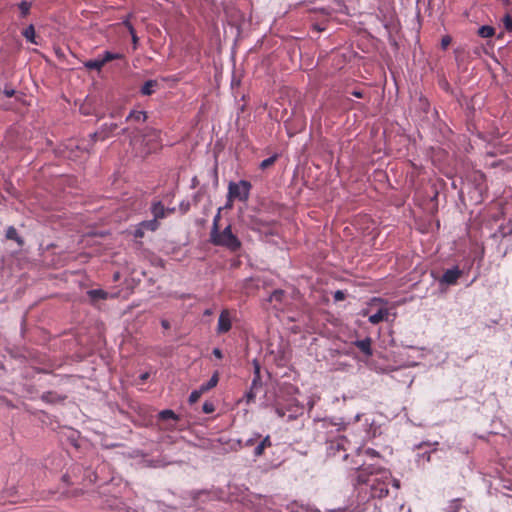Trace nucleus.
I'll list each match as a JSON object with an SVG mask.
<instances>
[{"mask_svg": "<svg viewBox=\"0 0 512 512\" xmlns=\"http://www.w3.org/2000/svg\"><path fill=\"white\" fill-rule=\"evenodd\" d=\"M203 393L204 392L202 391L201 388L192 391L191 394L189 395V399H188L189 403L190 404L196 403Z\"/></svg>", "mask_w": 512, "mask_h": 512, "instance_id": "c756f323", "label": "nucleus"}, {"mask_svg": "<svg viewBox=\"0 0 512 512\" xmlns=\"http://www.w3.org/2000/svg\"><path fill=\"white\" fill-rule=\"evenodd\" d=\"M251 184L246 180H241L237 183L231 182L228 186L229 200L238 199L240 201H247L250 195Z\"/></svg>", "mask_w": 512, "mask_h": 512, "instance_id": "20e7f679", "label": "nucleus"}, {"mask_svg": "<svg viewBox=\"0 0 512 512\" xmlns=\"http://www.w3.org/2000/svg\"><path fill=\"white\" fill-rule=\"evenodd\" d=\"M350 442L345 436H337L334 439L327 441V456L329 458H341L347 460L349 454L347 449Z\"/></svg>", "mask_w": 512, "mask_h": 512, "instance_id": "7ed1b4c3", "label": "nucleus"}, {"mask_svg": "<svg viewBox=\"0 0 512 512\" xmlns=\"http://www.w3.org/2000/svg\"><path fill=\"white\" fill-rule=\"evenodd\" d=\"M389 311L387 308H380L375 314L369 315V322L371 324H378L387 320Z\"/></svg>", "mask_w": 512, "mask_h": 512, "instance_id": "9b49d317", "label": "nucleus"}, {"mask_svg": "<svg viewBox=\"0 0 512 512\" xmlns=\"http://www.w3.org/2000/svg\"><path fill=\"white\" fill-rule=\"evenodd\" d=\"M123 24L127 27L128 31H129V33L131 35V38H132L134 49H136L137 45H138L139 38H138V36L136 34V31H135L133 25L128 20H125L123 22Z\"/></svg>", "mask_w": 512, "mask_h": 512, "instance_id": "b1692460", "label": "nucleus"}, {"mask_svg": "<svg viewBox=\"0 0 512 512\" xmlns=\"http://www.w3.org/2000/svg\"><path fill=\"white\" fill-rule=\"evenodd\" d=\"M138 131L135 130L132 132V135H130V144L134 145L137 141Z\"/></svg>", "mask_w": 512, "mask_h": 512, "instance_id": "a19ab883", "label": "nucleus"}, {"mask_svg": "<svg viewBox=\"0 0 512 512\" xmlns=\"http://www.w3.org/2000/svg\"><path fill=\"white\" fill-rule=\"evenodd\" d=\"M354 97H357V98H363L364 97V94L362 91H359V90H354L352 93H351Z\"/></svg>", "mask_w": 512, "mask_h": 512, "instance_id": "a18cd8bd", "label": "nucleus"}, {"mask_svg": "<svg viewBox=\"0 0 512 512\" xmlns=\"http://www.w3.org/2000/svg\"><path fill=\"white\" fill-rule=\"evenodd\" d=\"M215 408L214 405L210 402H205L203 404V411L207 414L214 412Z\"/></svg>", "mask_w": 512, "mask_h": 512, "instance_id": "f704fd0d", "label": "nucleus"}, {"mask_svg": "<svg viewBox=\"0 0 512 512\" xmlns=\"http://www.w3.org/2000/svg\"><path fill=\"white\" fill-rule=\"evenodd\" d=\"M117 127H118V126H117V124H115V123H112V124H110L109 126H108L107 124H105V125L103 126V130H106V129H107V130H108V133H112V132L117 128Z\"/></svg>", "mask_w": 512, "mask_h": 512, "instance_id": "58836bf2", "label": "nucleus"}, {"mask_svg": "<svg viewBox=\"0 0 512 512\" xmlns=\"http://www.w3.org/2000/svg\"><path fill=\"white\" fill-rule=\"evenodd\" d=\"M159 419L163 420V421L168 420V419L178 421L179 416L177 414H175L174 411H172L170 409H166L159 413Z\"/></svg>", "mask_w": 512, "mask_h": 512, "instance_id": "393cba45", "label": "nucleus"}, {"mask_svg": "<svg viewBox=\"0 0 512 512\" xmlns=\"http://www.w3.org/2000/svg\"><path fill=\"white\" fill-rule=\"evenodd\" d=\"M3 93L5 94L6 97H13L15 95L16 91L11 87L6 86L3 90Z\"/></svg>", "mask_w": 512, "mask_h": 512, "instance_id": "c9c22d12", "label": "nucleus"}, {"mask_svg": "<svg viewBox=\"0 0 512 512\" xmlns=\"http://www.w3.org/2000/svg\"><path fill=\"white\" fill-rule=\"evenodd\" d=\"M275 411L279 417H284L286 414L285 410L282 407H277Z\"/></svg>", "mask_w": 512, "mask_h": 512, "instance_id": "c03bdc74", "label": "nucleus"}, {"mask_svg": "<svg viewBox=\"0 0 512 512\" xmlns=\"http://www.w3.org/2000/svg\"><path fill=\"white\" fill-rule=\"evenodd\" d=\"M460 506H461V500L454 499L453 501H451V503L448 507V512H458L460 509Z\"/></svg>", "mask_w": 512, "mask_h": 512, "instance_id": "473e14b6", "label": "nucleus"}, {"mask_svg": "<svg viewBox=\"0 0 512 512\" xmlns=\"http://www.w3.org/2000/svg\"><path fill=\"white\" fill-rule=\"evenodd\" d=\"M166 208L162 204V202H156L152 205L151 212L155 219H163L166 216Z\"/></svg>", "mask_w": 512, "mask_h": 512, "instance_id": "f8f14e48", "label": "nucleus"}, {"mask_svg": "<svg viewBox=\"0 0 512 512\" xmlns=\"http://www.w3.org/2000/svg\"><path fill=\"white\" fill-rule=\"evenodd\" d=\"M218 381H219V374H218V372H215L212 375V377L209 379V381L202 384L200 386V388L205 393V392L209 391L210 389L214 388L218 384Z\"/></svg>", "mask_w": 512, "mask_h": 512, "instance_id": "f3484780", "label": "nucleus"}, {"mask_svg": "<svg viewBox=\"0 0 512 512\" xmlns=\"http://www.w3.org/2000/svg\"><path fill=\"white\" fill-rule=\"evenodd\" d=\"M147 116L144 111H131L129 115L126 118V121L135 120V121H141L144 122L146 120Z\"/></svg>", "mask_w": 512, "mask_h": 512, "instance_id": "4be33fe9", "label": "nucleus"}, {"mask_svg": "<svg viewBox=\"0 0 512 512\" xmlns=\"http://www.w3.org/2000/svg\"><path fill=\"white\" fill-rule=\"evenodd\" d=\"M122 58H123V55L121 53H113L110 51L104 52V54L102 56V60H103L104 64H106L110 61L118 60V59H122Z\"/></svg>", "mask_w": 512, "mask_h": 512, "instance_id": "cd10ccee", "label": "nucleus"}, {"mask_svg": "<svg viewBox=\"0 0 512 512\" xmlns=\"http://www.w3.org/2000/svg\"><path fill=\"white\" fill-rule=\"evenodd\" d=\"M31 6H32V2L28 1V0H22L18 4V9L20 11V17L21 18H25V17H27L29 15Z\"/></svg>", "mask_w": 512, "mask_h": 512, "instance_id": "6ab92c4d", "label": "nucleus"}, {"mask_svg": "<svg viewBox=\"0 0 512 512\" xmlns=\"http://www.w3.org/2000/svg\"><path fill=\"white\" fill-rule=\"evenodd\" d=\"M213 355L218 359H221L223 357L222 351L219 348L213 349Z\"/></svg>", "mask_w": 512, "mask_h": 512, "instance_id": "79ce46f5", "label": "nucleus"}, {"mask_svg": "<svg viewBox=\"0 0 512 512\" xmlns=\"http://www.w3.org/2000/svg\"><path fill=\"white\" fill-rule=\"evenodd\" d=\"M285 298V292L281 289H277L270 295L269 301L281 304Z\"/></svg>", "mask_w": 512, "mask_h": 512, "instance_id": "a878e982", "label": "nucleus"}, {"mask_svg": "<svg viewBox=\"0 0 512 512\" xmlns=\"http://www.w3.org/2000/svg\"><path fill=\"white\" fill-rule=\"evenodd\" d=\"M344 298H345V294H344V292H342V291H340V290H338V291H336V292H335V294H334V299H335L336 301H342V300H344Z\"/></svg>", "mask_w": 512, "mask_h": 512, "instance_id": "4c0bfd02", "label": "nucleus"}, {"mask_svg": "<svg viewBox=\"0 0 512 512\" xmlns=\"http://www.w3.org/2000/svg\"><path fill=\"white\" fill-rule=\"evenodd\" d=\"M363 452L370 457H378L379 456V453L372 448H367Z\"/></svg>", "mask_w": 512, "mask_h": 512, "instance_id": "e433bc0d", "label": "nucleus"}, {"mask_svg": "<svg viewBox=\"0 0 512 512\" xmlns=\"http://www.w3.org/2000/svg\"><path fill=\"white\" fill-rule=\"evenodd\" d=\"M6 238L16 241L19 246L24 244L23 239L18 235L17 230L13 226L8 227L6 231Z\"/></svg>", "mask_w": 512, "mask_h": 512, "instance_id": "dca6fc26", "label": "nucleus"}, {"mask_svg": "<svg viewBox=\"0 0 512 512\" xmlns=\"http://www.w3.org/2000/svg\"><path fill=\"white\" fill-rule=\"evenodd\" d=\"M272 446L271 438L269 435L265 436L264 438L261 437V439L258 441V444L256 445L253 455L255 457H260L264 454L265 449Z\"/></svg>", "mask_w": 512, "mask_h": 512, "instance_id": "9d476101", "label": "nucleus"}, {"mask_svg": "<svg viewBox=\"0 0 512 512\" xmlns=\"http://www.w3.org/2000/svg\"><path fill=\"white\" fill-rule=\"evenodd\" d=\"M315 29H317L318 31H322L323 30L322 28H320V26H317V25L315 26Z\"/></svg>", "mask_w": 512, "mask_h": 512, "instance_id": "3c124183", "label": "nucleus"}, {"mask_svg": "<svg viewBox=\"0 0 512 512\" xmlns=\"http://www.w3.org/2000/svg\"><path fill=\"white\" fill-rule=\"evenodd\" d=\"M157 86V81L148 80L141 87V93L145 96L152 95L154 93V87Z\"/></svg>", "mask_w": 512, "mask_h": 512, "instance_id": "aec40b11", "label": "nucleus"}, {"mask_svg": "<svg viewBox=\"0 0 512 512\" xmlns=\"http://www.w3.org/2000/svg\"><path fill=\"white\" fill-rule=\"evenodd\" d=\"M161 324L165 329H168L170 327V324L167 320H162Z\"/></svg>", "mask_w": 512, "mask_h": 512, "instance_id": "49530a36", "label": "nucleus"}, {"mask_svg": "<svg viewBox=\"0 0 512 512\" xmlns=\"http://www.w3.org/2000/svg\"><path fill=\"white\" fill-rule=\"evenodd\" d=\"M88 297L92 302L104 300L107 298L108 293L102 289H92L87 292Z\"/></svg>", "mask_w": 512, "mask_h": 512, "instance_id": "4468645a", "label": "nucleus"}, {"mask_svg": "<svg viewBox=\"0 0 512 512\" xmlns=\"http://www.w3.org/2000/svg\"><path fill=\"white\" fill-rule=\"evenodd\" d=\"M495 29L492 26L484 25L478 29V35L482 38H490L494 36Z\"/></svg>", "mask_w": 512, "mask_h": 512, "instance_id": "412c9836", "label": "nucleus"}, {"mask_svg": "<svg viewBox=\"0 0 512 512\" xmlns=\"http://www.w3.org/2000/svg\"><path fill=\"white\" fill-rule=\"evenodd\" d=\"M220 219H221V208L218 209L217 214L213 218V223H212V227H211L210 231H215V230L220 229V227H219Z\"/></svg>", "mask_w": 512, "mask_h": 512, "instance_id": "2f4dec72", "label": "nucleus"}, {"mask_svg": "<svg viewBox=\"0 0 512 512\" xmlns=\"http://www.w3.org/2000/svg\"><path fill=\"white\" fill-rule=\"evenodd\" d=\"M295 407H296V411H300L301 410V407H299L298 405H296Z\"/></svg>", "mask_w": 512, "mask_h": 512, "instance_id": "864d4df0", "label": "nucleus"}, {"mask_svg": "<svg viewBox=\"0 0 512 512\" xmlns=\"http://www.w3.org/2000/svg\"><path fill=\"white\" fill-rule=\"evenodd\" d=\"M18 490L16 486L4 488L0 492V505L17 503L16 496Z\"/></svg>", "mask_w": 512, "mask_h": 512, "instance_id": "423d86ee", "label": "nucleus"}, {"mask_svg": "<svg viewBox=\"0 0 512 512\" xmlns=\"http://www.w3.org/2000/svg\"><path fill=\"white\" fill-rule=\"evenodd\" d=\"M498 39H502L503 38V33H500L498 36H497Z\"/></svg>", "mask_w": 512, "mask_h": 512, "instance_id": "603ef678", "label": "nucleus"}, {"mask_svg": "<svg viewBox=\"0 0 512 512\" xmlns=\"http://www.w3.org/2000/svg\"><path fill=\"white\" fill-rule=\"evenodd\" d=\"M315 12H319L326 16H329L331 14L330 10L328 8H324V7L315 9Z\"/></svg>", "mask_w": 512, "mask_h": 512, "instance_id": "ea45409f", "label": "nucleus"}, {"mask_svg": "<svg viewBox=\"0 0 512 512\" xmlns=\"http://www.w3.org/2000/svg\"><path fill=\"white\" fill-rule=\"evenodd\" d=\"M140 226L145 230L155 231L159 227V223L157 219L147 220L140 223Z\"/></svg>", "mask_w": 512, "mask_h": 512, "instance_id": "bb28decb", "label": "nucleus"}, {"mask_svg": "<svg viewBox=\"0 0 512 512\" xmlns=\"http://www.w3.org/2000/svg\"><path fill=\"white\" fill-rule=\"evenodd\" d=\"M232 327L231 317L228 310L221 311L218 318L217 332L219 334L227 333Z\"/></svg>", "mask_w": 512, "mask_h": 512, "instance_id": "0eeeda50", "label": "nucleus"}, {"mask_svg": "<svg viewBox=\"0 0 512 512\" xmlns=\"http://www.w3.org/2000/svg\"><path fill=\"white\" fill-rule=\"evenodd\" d=\"M260 439L261 435L255 432L247 439H240L238 443L241 447L248 448L254 446Z\"/></svg>", "mask_w": 512, "mask_h": 512, "instance_id": "ddd939ff", "label": "nucleus"}, {"mask_svg": "<svg viewBox=\"0 0 512 512\" xmlns=\"http://www.w3.org/2000/svg\"><path fill=\"white\" fill-rule=\"evenodd\" d=\"M188 209H189V204L187 203V204L185 205V208H184L183 210H184V212H187V211H188Z\"/></svg>", "mask_w": 512, "mask_h": 512, "instance_id": "8fccbe9b", "label": "nucleus"}, {"mask_svg": "<svg viewBox=\"0 0 512 512\" xmlns=\"http://www.w3.org/2000/svg\"><path fill=\"white\" fill-rule=\"evenodd\" d=\"M451 42H452V39H451L450 36L446 35V36L442 37V39H441V48L443 50L447 49L448 46L451 44Z\"/></svg>", "mask_w": 512, "mask_h": 512, "instance_id": "72a5a7b5", "label": "nucleus"}, {"mask_svg": "<svg viewBox=\"0 0 512 512\" xmlns=\"http://www.w3.org/2000/svg\"><path fill=\"white\" fill-rule=\"evenodd\" d=\"M144 228H142L140 225H139V228L136 229L135 231V236L136 237H143L144 236Z\"/></svg>", "mask_w": 512, "mask_h": 512, "instance_id": "37998d69", "label": "nucleus"}, {"mask_svg": "<svg viewBox=\"0 0 512 512\" xmlns=\"http://www.w3.org/2000/svg\"><path fill=\"white\" fill-rule=\"evenodd\" d=\"M142 138H143L142 141L145 142V144L148 146V148L142 152L144 155H148L158 148L159 134L156 130H153V129L147 130L142 135Z\"/></svg>", "mask_w": 512, "mask_h": 512, "instance_id": "39448f33", "label": "nucleus"}, {"mask_svg": "<svg viewBox=\"0 0 512 512\" xmlns=\"http://www.w3.org/2000/svg\"><path fill=\"white\" fill-rule=\"evenodd\" d=\"M357 467L355 476L352 479L353 486L357 491L358 504H365L370 499H383L389 494V486L396 490L400 489V481L392 477L390 471L382 468H375L373 465L365 466L354 462Z\"/></svg>", "mask_w": 512, "mask_h": 512, "instance_id": "f257e3e1", "label": "nucleus"}, {"mask_svg": "<svg viewBox=\"0 0 512 512\" xmlns=\"http://www.w3.org/2000/svg\"><path fill=\"white\" fill-rule=\"evenodd\" d=\"M209 241L214 246L223 247L231 253H237L242 247L240 239L233 233L230 224L222 230L210 231Z\"/></svg>", "mask_w": 512, "mask_h": 512, "instance_id": "f03ea898", "label": "nucleus"}, {"mask_svg": "<svg viewBox=\"0 0 512 512\" xmlns=\"http://www.w3.org/2000/svg\"><path fill=\"white\" fill-rule=\"evenodd\" d=\"M373 301H379V302H380V301H381V299H379V298H374V299H373Z\"/></svg>", "mask_w": 512, "mask_h": 512, "instance_id": "5fc2aeb1", "label": "nucleus"}, {"mask_svg": "<svg viewBox=\"0 0 512 512\" xmlns=\"http://www.w3.org/2000/svg\"><path fill=\"white\" fill-rule=\"evenodd\" d=\"M104 65L105 64H104L102 58L88 60V61H86L84 63V66L87 69H89V70H96V71H101V69L103 68Z\"/></svg>", "mask_w": 512, "mask_h": 512, "instance_id": "2eb2a0df", "label": "nucleus"}, {"mask_svg": "<svg viewBox=\"0 0 512 512\" xmlns=\"http://www.w3.org/2000/svg\"><path fill=\"white\" fill-rule=\"evenodd\" d=\"M22 35L26 38L27 41L38 44V42L35 40V29L33 25H29L23 32Z\"/></svg>", "mask_w": 512, "mask_h": 512, "instance_id": "5701e85b", "label": "nucleus"}, {"mask_svg": "<svg viewBox=\"0 0 512 512\" xmlns=\"http://www.w3.org/2000/svg\"><path fill=\"white\" fill-rule=\"evenodd\" d=\"M362 315H363V316H367V315H369V310H368V309L363 310V311H362Z\"/></svg>", "mask_w": 512, "mask_h": 512, "instance_id": "09e8293b", "label": "nucleus"}, {"mask_svg": "<svg viewBox=\"0 0 512 512\" xmlns=\"http://www.w3.org/2000/svg\"><path fill=\"white\" fill-rule=\"evenodd\" d=\"M502 23L506 31L512 32V17L510 14H505L502 18Z\"/></svg>", "mask_w": 512, "mask_h": 512, "instance_id": "7c9ffc66", "label": "nucleus"}, {"mask_svg": "<svg viewBox=\"0 0 512 512\" xmlns=\"http://www.w3.org/2000/svg\"><path fill=\"white\" fill-rule=\"evenodd\" d=\"M148 377H149V374H148V373H144V374H142V375L140 376L141 380H143V381H144V380H147V379H148Z\"/></svg>", "mask_w": 512, "mask_h": 512, "instance_id": "de8ad7c7", "label": "nucleus"}, {"mask_svg": "<svg viewBox=\"0 0 512 512\" xmlns=\"http://www.w3.org/2000/svg\"><path fill=\"white\" fill-rule=\"evenodd\" d=\"M41 399L47 403H55L58 401H63L65 399V397H60L55 392L49 391V392L43 393V395L41 396Z\"/></svg>", "mask_w": 512, "mask_h": 512, "instance_id": "a211bd4d", "label": "nucleus"}, {"mask_svg": "<svg viewBox=\"0 0 512 512\" xmlns=\"http://www.w3.org/2000/svg\"><path fill=\"white\" fill-rule=\"evenodd\" d=\"M278 159V154H274L272 155L271 157L263 160L260 165H259V168L261 170H266L268 169L269 167H271L272 165H274V163L276 162V160Z\"/></svg>", "mask_w": 512, "mask_h": 512, "instance_id": "c85d7f7f", "label": "nucleus"}, {"mask_svg": "<svg viewBox=\"0 0 512 512\" xmlns=\"http://www.w3.org/2000/svg\"><path fill=\"white\" fill-rule=\"evenodd\" d=\"M354 346L357 347L366 357H371L373 355L372 350V340L370 337H366L362 340H356Z\"/></svg>", "mask_w": 512, "mask_h": 512, "instance_id": "1a4fd4ad", "label": "nucleus"}, {"mask_svg": "<svg viewBox=\"0 0 512 512\" xmlns=\"http://www.w3.org/2000/svg\"><path fill=\"white\" fill-rule=\"evenodd\" d=\"M461 275L462 271L458 267L447 269L443 273L440 282L447 285H454L457 283V280L461 277Z\"/></svg>", "mask_w": 512, "mask_h": 512, "instance_id": "6e6552de", "label": "nucleus"}]
</instances>
